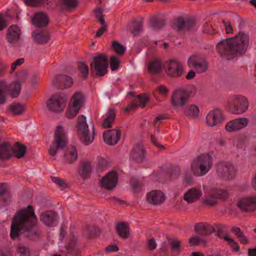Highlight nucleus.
<instances>
[{
	"instance_id": "46",
	"label": "nucleus",
	"mask_w": 256,
	"mask_h": 256,
	"mask_svg": "<svg viewBox=\"0 0 256 256\" xmlns=\"http://www.w3.org/2000/svg\"><path fill=\"white\" fill-rule=\"evenodd\" d=\"M77 0H62V8L70 10L75 8L78 5Z\"/></svg>"
},
{
	"instance_id": "61",
	"label": "nucleus",
	"mask_w": 256,
	"mask_h": 256,
	"mask_svg": "<svg viewBox=\"0 0 256 256\" xmlns=\"http://www.w3.org/2000/svg\"><path fill=\"white\" fill-rule=\"evenodd\" d=\"M24 61V58H20L17 59L16 61L12 62L11 66V72L14 71L18 66H20L23 64Z\"/></svg>"
},
{
	"instance_id": "26",
	"label": "nucleus",
	"mask_w": 256,
	"mask_h": 256,
	"mask_svg": "<svg viewBox=\"0 0 256 256\" xmlns=\"http://www.w3.org/2000/svg\"><path fill=\"white\" fill-rule=\"evenodd\" d=\"M91 162L86 160H82L79 164L78 174L84 179L88 178L92 172Z\"/></svg>"
},
{
	"instance_id": "64",
	"label": "nucleus",
	"mask_w": 256,
	"mask_h": 256,
	"mask_svg": "<svg viewBox=\"0 0 256 256\" xmlns=\"http://www.w3.org/2000/svg\"><path fill=\"white\" fill-rule=\"evenodd\" d=\"M108 166V162L104 159L100 158L98 161V168L100 170H103L106 168Z\"/></svg>"
},
{
	"instance_id": "62",
	"label": "nucleus",
	"mask_w": 256,
	"mask_h": 256,
	"mask_svg": "<svg viewBox=\"0 0 256 256\" xmlns=\"http://www.w3.org/2000/svg\"><path fill=\"white\" fill-rule=\"evenodd\" d=\"M28 76V74L27 72L24 70H21L19 72L18 75V82H24L26 80Z\"/></svg>"
},
{
	"instance_id": "48",
	"label": "nucleus",
	"mask_w": 256,
	"mask_h": 256,
	"mask_svg": "<svg viewBox=\"0 0 256 256\" xmlns=\"http://www.w3.org/2000/svg\"><path fill=\"white\" fill-rule=\"evenodd\" d=\"M78 70L82 74V76L85 79L87 78L89 74V69L88 66L84 62L78 63Z\"/></svg>"
},
{
	"instance_id": "51",
	"label": "nucleus",
	"mask_w": 256,
	"mask_h": 256,
	"mask_svg": "<svg viewBox=\"0 0 256 256\" xmlns=\"http://www.w3.org/2000/svg\"><path fill=\"white\" fill-rule=\"evenodd\" d=\"M189 242L192 246H198L200 244H204L206 243V241L204 238L196 236L190 238Z\"/></svg>"
},
{
	"instance_id": "37",
	"label": "nucleus",
	"mask_w": 256,
	"mask_h": 256,
	"mask_svg": "<svg viewBox=\"0 0 256 256\" xmlns=\"http://www.w3.org/2000/svg\"><path fill=\"white\" fill-rule=\"evenodd\" d=\"M148 69L152 74L159 73L162 70V62L158 59L150 62L148 65Z\"/></svg>"
},
{
	"instance_id": "20",
	"label": "nucleus",
	"mask_w": 256,
	"mask_h": 256,
	"mask_svg": "<svg viewBox=\"0 0 256 256\" xmlns=\"http://www.w3.org/2000/svg\"><path fill=\"white\" fill-rule=\"evenodd\" d=\"M222 120V112L218 109L210 112L206 117V124L210 126H214L220 123Z\"/></svg>"
},
{
	"instance_id": "34",
	"label": "nucleus",
	"mask_w": 256,
	"mask_h": 256,
	"mask_svg": "<svg viewBox=\"0 0 256 256\" xmlns=\"http://www.w3.org/2000/svg\"><path fill=\"white\" fill-rule=\"evenodd\" d=\"M115 118L114 110L112 109L108 110L106 114V118L104 119L102 123V127L104 128H111Z\"/></svg>"
},
{
	"instance_id": "22",
	"label": "nucleus",
	"mask_w": 256,
	"mask_h": 256,
	"mask_svg": "<svg viewBox=\"0 0 256 256\" xmlns=\"http://www.w3.org/2000/svg\"><path fill=\"white\" fill-rule=\"evenodd\" d=\"M128 28L134 36H138L143 30V18L130 21L128 24Z\"/></svg>"
},
{
	"instance_id": "35",
	"label": "nucleus",
	"mask_w": 256,
	"mask_h": 256,
	"mask_svg": "<svg viewBox=\"0 0 256 256\" xmlns=\"http://www.w3.org/2000/svg\"><path fill=\"white\" fill-rule=\"evenodd\" d=\"M26 106L20 103H13L9 106V110L14 115H20L26 110Z\"/></svg>"
},
{
	"instance_id": "24",
	"label": "nucleus",
	"mask_w": 256,
	"mask_h": 256,
	"mask_svg": "<svg viewBox=\"0 0 256 256\" xmlns=\"http://www.w3.org/2000/svg\"><path fill=\"white\" fill-rule=\"evenodd\" d=\"M40 220L46 226H52L58 220L57 214L53 211H46L40 216Z\"/></svg>"
},
{
	"instance_id": "21",
	"label": "nucleus",
	"mask_w": 256,
	"mask_h": 256,
	"mask_svg": "<svg viewBox=\"0 0 256 256\" xmlns=\"http://www.w3.org/2000/svg\"><path fill=\"white\" fill-rule=\"evenodd\" d=\"M202 193L200 188H192L188 190L184 195V199L189 204L198 200L202 196Z\"/></svg>"
},
{
	"instance_id": "30",
	"label": "nucleus",
	"mask_w": 256,
	"mask_h": 256,
	"mask_svg": "<svg viewBox=\"0 0 256 256\" xmlns=\"http://www.w3.org/2000/svg\"><path fill=\"white\" fill-rule=\"evenodd\" d=\"M12 156V148L10 144L6 142L0 144V158L6 160Z\"/></svg>"
},
{
	"instance_id": "41",
	"label": "nucleus",
	"mask_w": 256,
	"mask_h": 256,
	"mask_svg": "<svg viewBox=\"0 0 256 256\" xmlns=\"http://www.w3.org/2000/svg\"><path fill=\"white\" fill-rule=\"evenodd\" d=\"M234 232L236 236L239 238L240 242L242 244H247L249 242L248 238L244 235L243 232L238 227H234L231 230Z\"/></svg>"
},
{
	"instance_id": "12",
	"label": "nucleus",
	"mask_w": 256,
	"mask_h": 256,
	"mask_svg": "<svg viewBox=\"0 0 256 256\" xmlns=\"http://www.w3.org/2000/svg\"><path fill=\"white\" fill-rule=\"evenodd\" d=\"M195 24V20L192 18L178 17L174 20L172 24V28L177 32L189 30Z\"/></svg>"
},
{
	"instance_id": "14",
	"label": "nucleus",
	"mask_w": 256,
	"mask_h": 256,
	"mask_svg": "<svg viewBox=\"0 0 256 256\" xmlns=\"http://www.w3.org/2000/svg\"><path fill=\"white\" fill-rule=\"evenodd\" d=\"M249 122L247 118H236L228 122L225 126V129L228 132L240 130L246 127Z\"/></svg>"
},
{
	"instance_id": "16",
	"label": "nucleus",
	"mask_w": 256,
	"mask_h": 256,
	"mask_svg": "<svg viewBox=\"0 0 256 256\" xmlns=\"http://www.w3.org/2000/svg\"><path fill=\"white\" fill-rule=\"evenodd\" d=\"M166 72L168 75L172 77H180L184 72L183 66L181 62L178 61L170 60L168 64Z\"/></svg>"
},
{
	"instance_id": "49",
	"label": "nucleus",
	"mask_w": 256,
	"mask_h": 256,
	"mask_svg": "<svg viewBox=\"0 0 256 256\" xmlns=\"http://www.w3.org/2000/svg\"><path fill=\"white\" fill-rule=\"evenodd\" d=\"M112 46L115 52L119 55H123L126 52V48L116 41L112 42Z\"/></svg>"
},
{
	"instance_id": "29",
	"label": "nucleus",
	"mask_w": 256,
	"mask_h": 256,
	"mask_svg": "<svg viewBox=\"0 0 256 256\" xmlns=\"http://www.w3.org/2000/svg\"><path fill=\"white\" fill-rule=\"evenodd\" d=\"M78 152L75 146H70L67 148L64 158L65 161L68 164H72L78 158Z\"/></svg>"
},
{
	"instance_id": "53",
	"label": "nucleus",
	"mask_w": 256,
	"mask_h": 256,
	"mask_svg": "<svg viewBox=\"0 0 256 256\" xmlns=\"http://www.w3.org/2000/svg\"><path fill=\"white\" fill-rule=\"evenodd\" d=\"M225 240L228 242L232 250L235 252H238L240 250V246L238 242H235L233 238L226 237L225 238Z\"/></svg>"
},
{
	"instance_id": "52",
	"label": "nucleus",
	"mask_w": 256,
	"mask_h": 256,
	"mask_svg": "<svg viewBox=\"0 0 256 256\" xmlns=\"http://www.w3.org/2000/svg\"><path fill=\"white\" fill-rule=\"evenodd\" d=\"M120 61L115 56H112L110 58V66L112 70H116L118 68Z\"/></svg>"
},
{
	"instance_id": "2",
	"label": "nucleus",
	"mask_w": 256,
	"mask_h": 256,
	"mask_svg": "<svg viewBox=\"0 0 256 256\" xmlns=\"http://www.w3.org/2000/svg\"><path fill=\"white\" fill-rule=\"evenodd\" d=\"M248 44V35L243 32H240L234 37L221 40L218 43L216 48L222 58L228 60L232 58L237 54H244Z\"/></svg>"
},
{
	"instance_id": "60",
	"label": "nucleus",
	"mask_w": 256,
	"mask_h": 256,
	"mask_svg": "<svg viewBox=\"0 0 256 256\" xmlns=\"http://www.w3.org/2000/svg\"><path fill=\"white\" fill-rule=\"evenodd\" d=\"M147 246L149 250H154L156 248L157 244L154 239L153 238H152L148 240Z\"/></svg>"
},
{
	"instance_id": "19",
	"label": "nucleus",
	"mask_w": 256,
	"mask_h": 256,
	"mask_svg": "<svg viewBox=\"0 0 256 256\" xmlns=\"http://www.w3.org/2000/svg\"><path fill=\"white\" fill-rule=\"evenodd\" d=\"M148 202L153 205H159L162 204L166 199L164 194L160 190H152L147 194Z\"/></svg>"
},
{
	"instance_id": "39",
	"label": "nucleus",
	"mask_w": 256,
	"mask_h": 256,
	"mask_svg": "<svg viewBox=\"0 0 256 256\" xmlns=\"http://www.w3.org/2000/svg\"><path fill=\"white\" fill-rule=\"evenodd\" d=\"M26 153V146L19 143H16L14 149L12 150V155L18 158H23Z\"/></svg>"
},
{
	"instance_id": "23",
	"label": "nucleus",
	"mask_w": 256,
	"mask_h": 256,
	"mask_svg": "<svg viewBox=\"0 0 256 256\" xmlns=\"http://www.w3.org/2000/svg\"><path fill=\"white\" fill-rule=\"evenodd\" d=\"M52 84L57 86H63L64 88H66L70 87L73 83L72 78L68 76L64 75H58L52 80Z\"/></svg>"
},
{
	"instance_id": "42",
	"label": "nucleus",
	"mask_w": 256,
	"mask_h": 256,
	"mask_svg": "<svg viewBox=\"0 0 256 256\" xmlns=\"http://www.w3.org/2000/svg\"><path fill=\"white\" fill-rule=\"evenodd\" d=\"M8 88V85L5 82L0 81V104H4L6 102V92Z\"/></svg>"
},
{
	"instance_id": "36",
	"label": "nucleus",
	"mask_w": 256,
	"mask_h": 256,
	"mask_svg": "<svg viewBox=\"0 0 256 256\" xmlns=\"http://www.w3.org/2000/svg\"><path fill=\"white\" fill-rule=\"evenodd\" d=\"M22 88L21 84L19 82H14L10 84L8 87L10 95L12 98L18 97Z\"/></svg>"
},
{
	"instance_id": "59",
	"label": "nucleus",
	"mask_w": 256,
	"mask_h": 256,
	"mask_svg": "<svg viewBox=\"0 0 256 256\" xmlns=\"http://www.w3.org/2000/svg\"><path fill=\"white\" fill-rule=\"evenodd\" d=\"M17 252L21 256H29L30 254L28 248L22 246L18 247Z\"/></svg>"
},
{
	"instance_id": "45",
	"label": "nucleus",
	"mask_w": 256,
	"mask_h": 256,
	"mask_svg": "<svg viewBox=\"0 0 256 256\" xmlns=\"http://www.w3.org/2000/svg\"><path fill=\"white\" fill-rule=\"evenodd\" d=\"M185 114L189 116L196 118L199 114V109L196 105H190L186 109Z\"/></svg>"
},
{
	"instance_id": "54",
	"label": "nucleus",
	"mask_w": 256,
	"mask_h": 256,
	"mask_svg": "<svg viewBox=\"0 0 256 256\" xmlns=\"http://www.w3.org/2000/svg\"><path fill=\"white\" fill-rule=\"evenodd\" d=\"M52 181L57 184L62 189H64L68 186L67 184L65 181L58 177H51Z\"/></svg>"
},
{
	"instance_id": "50",
	"label": "nucleus",
	"mask_w": 256,
	"mask_h": 256,
	"mask_svg": "<svg viewBox=\"0 0 256 256\" xmlns=\"http://www.w3.org/2000/svg\"><path fill=\"white\" fill-rule=\"evenodd\" d=\"M221 27H224L226 30V34H232L233 28L230 21L227 20H222L220 24Z\"/></svg>"
},
{
	"instance_id": "17",
	"label": "nucleus",
	"mask_w": 256,
	"mask_h": 256,
	"mask_svg": "<svg viewBox=\"0 0 256 256\" xmlns=\"http://www.w3.org/2000/svg\"><path fill=\"white\" fill-rule=\"evenodd\" d=\"M121 137L120 130L114 128L104 133L103 138L105 142L109 145H114L118 143Z\"/></svg>"
},
{
	"instance_id": "25",
	"label": "nucleus",
	"mask_w": 256,
	"mask_h": 256,
	"mask_svg": "<svg viewBox=\"0 0 256 256\" xmlns=\"http://www.w3.org/2000/svg\"><path fill=\"white\" fill-rule=\"evenodd\" d=\"M32 36L34 42L40 44H46L50 40L49 33L46 30H35Z\"/></svg>"
},
{
	"instance_id": "38",
	"label": "nucleus",
	"mask_w": 256,
	"mask_h": 256,
	"mask_svg": "<svg viewBox=\"0 0 256 256\" xmlns=\"http://www.w3.org/2000/svg\"><path fill=\"white\" fill-rule=\"evenodd\" d=\"M31 21L34 26L40 28L46 26L50 22V20L48 17H32Z\"/></svg>"
},
{
	"instance_id": "31",
	"label": "nucleus",
	"mask_w": 256,
	"mask_h": 256,
	"mask_svg": "<svg viewBox=\"0 0 256 256\" xmlns=\"http://www.w3.org/2000/svg\"><path fill=\"white\" fill-rule=\"evenodd\" d=\"M194 230L196 232L202 235H208L214 232V228L206 224H198L195 225Z\"/></svg>"
},
{
	"instance_id": "6",
	"label": "nucleus",
	"mask_w": 256,
	"mask_h": 256,
	"mask_svg": "<svg viewBox=\"0 0 256 256\" xmlns=\"http://www.w3.org/2000/svg\"><path fill=\"white\" fill-rule=\"evenodd\" d=\"M196 88L194 86L192 88L190 92L184 88L176 90L172 96L171 103L173 106L179 108L185 105L189 99L190 96L195 94Z\"/></svg>"
},
{
	"instance_id": "33",
	"label": "nucleus",
	"mask_w": 256,
	"mask_h": 256,
	"mask_svg": "<svg viewBox=\"0 0 256 256\" xmlns=\"http://www.w3.org/2000/svg\"><path fill=\"white\" fill-rule=\"evenodd\" d=\"M116 229L118 234L123 238H127L130 235V228L126 223L121 222L118 224Z\"/></svg>"
},
{
	"instance_id": "5",
	"label": "nucleus",
	"mask_w": 256,
	"mask_h": 256,
	"mask_svg": "<svg viewBox=\"0 0 256 256\" xmlns=\"http://www.w3.org/2000/svg\"><path fill=\"white\" fill-rule=\"evenodd\" d=\"M66 136L64 129L61 126H58L56 130L54 136V140L52 145L50 146L48 150L49 154L51 156V159L55 160V156L58 150H63L66 144Z\"/></svg>"
},
{
	"instance_id": "15",
	"label": "nucleus",
	"mask_w": 256,
	"mask_h": 256,
	"mask_svg": "<svg viewBox=\"0 0 256 256\" xmlns=\"http://www.w3.org/2000/svg\"><path fill=\"white\" fill-rule=\"evenodd\" d=\"M118 175L116 172L112 170L107 174L101 180V186L106 190L114 188L118 184Z\"/></svg>"
},
{
	"instance_id": "7",
	"label": "nucleus",
	"mask_w": 256,
	"mask_h": 256,
	"mask_svg": "<svg viewBox=\"0 0 256 256\" xmlns=\"http://www.w3.org/2000/svg\"><path fill=\"white\" fill-rule=\"evenodd\" d=\"M248 106L249 103L247 98L240 94L233 96L228 104L230 112L236 114H244L248 109Z\"/></svg>"
},
{
	"instance_id": "44",
	"label": "nucleus",
	"mask_w": 256,
	"mask_h": 256,
	"mask_svg": "<svg viewBox=\"0 0 256 256\" xmlns=\"http://www.w3.org/2000/svg\"><path fill=\"white\" fill-rule=\"evenodd\" d=\"M150 25L154 28H161L165 25V20L158 17H153L150 20Z\"/></svg>"
},
{
	"instance_id": "10",
	"label": "nucleus",
	"mask_w": 256,
	"mask_h": 256,
	"mask_svg": "<svg viewBox=\"0 0 256 256\" xmlns=\"http://www.w3.org/2000/svg\"><path fill=\"white\" fill-rule=\"evenodd\" d=\"M216 172L219 178L224 180H229L234 177L236 170L231 163L222 162L216 164Z\"/></svg>"
},
{
	"instance_id": "8",
	"label": "nucleus",
	"mask_w": 256,
	"mask_h": 256,
	"mask_svg": "<svg viewBox=\"0 0 256 256\" xmlns=\"http://www.w3.org/2000/svg\"><path fill=\"white\" fill-rule=\"evenodd\" d=\"M91 72L95 76H102L108 72V60L104 54L94 56L90 64Z\"/></svg>"
},
{
	"instance_id": "57",
	"label": "nucleus",
	"mask_w": 256,
	"mask_h": 256,
	"mask_svg": "<svg viewBox=\"0 0 256 256\" xmlns=\"http://www.w3.org/2000/svg\"><path fill=\"white\" fill-rule=\"evenodd\" d=\"M202 60V59H200L198 56H192L189 58L188 62L189 66L195 68Z\"/></svg>"
},
{
	"instance_id": "32",
	"label": "nucleus",
	"mask_w": 256,
	"mask_h": 256,
	"mask_svg": "<svg viewBox=\"0 0 256 256\" xmlns=\"http://www.w3.org/2000/svg\"><path fill=\"white\" fill-rule=\"evenodd\" d=\"M149 101V98L146 94L144 95H138V98L136 100V104L132 103V104L130 106L126 107V110L128 111H130L132 110V108L139 106L142 108H144L146 104Z\"/></svg>"
},
{
	"instance_id": "28",
	"label": "nucleus",
	"mask_w": 256,
	"mask_h": 256,
	"mask_svg": "<svg viewBox=\"0 0 256 256\" xmlns=\"http://www.w3.org/2000/svg\"><path fill=\"white\" fill-rule=\"evenodd\" d=\"M24 3L28 6L32 7H38L44 6L46 4L50 6H57L60 0H24Z\"/></svg>"
},
{
	"instance_id": "56",
	"label": "nucleus",
	"mask_w": 256,
	"mask_h": 256,
	"mask_svg": "<svg viewBox=\"0 0 256 256\" xmlns=\"http://www.w3.org/2000/svg\"><path fill=\"white\" fill-rule=\"evenodd\" d=\"M216 196H218V200L221 198L222 200H226L228 197V193L227 190H218L214 191Z\"/></svg>"
},
{
	"instance_id": "11",
	"label": "nucleus",
	"mask_w": 256,
	"mask_h": 256,
	"mask_svg": "<svg viewBox=\"0 0 256 256\" xmlns=\"http://www.w3.org/2000/svg\"><path fill=\"white\" fill-rule=\"evenodd\" d=\"M84 100L83 94L79 92H76L72 96L70 106L66 112V116L74 118L78 112Z\"/></svg>"
},
{
	"instance_id": "63",
	"label": "nucleus",
	"mask_w": 256,
	"mask_h": 256,
	"mask_svg": "<svg viewBox=\"0 0 256 256\" xmlns=\"http://www.w3.org/2000/svg\"><path fill=\"white\" fill-rule=\"evenodd\" d=\"M156 90L160 94L164 96H166L168 92V90L164 85L159 86L156 88Z\"/></svg>"
},
{
	"instance_id": "13",
	"label": "nucleus",
	"mask_w": 256,
	"mask_h": 256,
	"mask_svg": "<svg viewBox=\"0 0 256 256\" xmlns=\"http://www.w3.org/2000/svg\"><path fill=\"white\" fill-rule=\"evenodd\" d=\"M237 206L242 211L252 212L256 210V196L241 198L237 202Z\"/></svg>"
},
{
	"instance_id": "55",
	"label": "nucleus",
	"mask_w": 256,
	"mask_h": 256,
	"mask_svg": "<svg viewBox=\"0 0 256 256\" xmlns=\"http://www.w3.org/2000/svg\"><path fill=\"white\" fill-rule=\"evenodd\" d=\"M200 73L206 72L208 68L207 64L205 60H202L194 68Z\"/></svg>"
},
{
	"instance_id": "18",
	"label": "nucleus",
	"mask_w": 256,
	"mask_h": 256,
	"mask_svg": "<svg viewBox=\"0 0 256 256\" xmlns=\"http://www.w3.org/2000/svg\"><path fill=\"white\" fill-rule=\"evenodd\" d=\"M20 34V29L16 25H12L7 30L6 38L9 43L14 44L19 40Z\"/></svg>"
},
{
	"instance_id": "47",
	"label": "nucleus",
	"mask_w": 256,
	"mask_h": 256,
	"mask_svg": "<svg viewBox=\"0 0 256 256\" xmlns=\"http://www.w3.org/2000/svg\"><path fill=\"white\" fill-rule=\"evenodd\" d=\"M98 20L102 25V26L98 29L96 34V36L100 37L106 30L108 26L104 17H98Z\"/></svg>"
},
{
	"instance_id": "4",
	"label": "nucleus",
	"mask_w": 256,
	"mask_h": 256,
	"mask_svg": "<svg viewBox=\"0 0 256 256\" xmlns=\"http://www.w3.org/2000/svg\"><path fill=\"white\" fill-rule=\"evenodd\" d=\"M77 128L80 140L84 144L88 145L93 142L96 134L94 126L93 124L92 133L90 134L84 116L81 115L78 117Z\"/></svg>"
},
{
	"instance_id": "9",
	"label": "nucleus",
	"mask_w": 256,
	"mask_h": 256,
	"mask_svg": "<svg viewBox=\"0 0 256 256\" xmlns=\"http://www.w3.org/2000/svg\"><path fill=\"white\" fill-rule=\"evenodd\" d=\"M67 98L64 94H56L52 96L46 102L48 110L54 112H60L66 107Z\"/></svg>"
},
{
	"instance_id": "3",
	"label": "nucleus",
	"mask_w": 256,
	"mask_h": 256,
	"mask_svg": "<svg viewBox=\"0 0 256 256\" xmlns=\"http://www.w3.org/2000/svg\"><path fill=\"white\" fill-rule=\"evenodd\" d=\"M213 158L212 156L204 154L198 156L191 164V170L194 174L202 176L206 174L212 168Z\"/></svg>"
},
{
	"instance_id": "58",
	"label": "nucleus",
	"mask_w": 256,
	"mask_h": 256,
	"mask_svg": "<svg viewBox=\"0 0 256 256\" xmlns=\"http://www.w3.org/2000/svg\"><path fill=\"white\" fill-rule=\"evenodd\" d=\"M172 251L180 252V242L178 240H172L169 242Z\"/></svg>"
},
{
	"instance_id": "1",
	"label": "nucleus",
	"mask_w": 256,
	"mask_h": 256,
	"mask_svg": "<svg viewBox=\"0 0 256 256\" xmlns=\"http://www.w3.org/2000/svg\"><path fill=\"white\" fill-rule=\"evenodd\" d=\"M37 218L33 207L28 205L27 208L17 212L11 225L10 236L14 240L18 238L20 232L30 240H34L40 236V230L36 226Z\"/></svg>"
},
{
	"instance_id": "40",
	"label": "nucleus",
	"mask_w": 256,
	"mask_h": 256,
	"mask_svg": "<svg viewBox=\"0 0 256 256\" xmlns=\"http://www.w3.org/2000/svg\"><path fill=\"white\" fill-rule=\"evenodd\" d=\"M218 202V196H216L215 192L206 195L203 199V203L210 206H213Z\"/></svg>"
},
{
	"instance_id": "43",
	"label": "nucleus",
	"mask_w": 256,
	"mask_h": 256,
	"mask_svg": "<svg viewBox=\"0 0 256 256\" xmlns=\"http://www.w3.org/2000/svg\"><path fill=\"white\" fill-rule=\"evenodd\" d=\"M76 240L74 237H72L70 242L67 246L68 252L74 256H80L78 250L76 248Z\"/></svg>"
},
{
	"instance_id": "27",
	"label": "nucleus",
	"mask_w": 256,
	"mask_h": 256,
	"mask_svg": "<svg viewBox=\"0 0 256 256\" xmlns=\"http://www.w3.org/2000/svg\"><path fill=\"white\" fill-rule=\"evenodd\" d=\"M145 151L142 145L138 144L133 148L131 154L130 158L136 162H142L144 156Z\"/></svg>"
}]
</instances>
